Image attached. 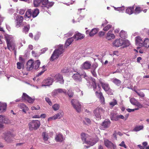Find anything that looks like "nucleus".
Returning a JSON list of instances; mask_svg holds the SVG:
<instances>
[{"instance_id": "f257e3e1", "label": "nucleus", "mask_w": 149, "mask_h": 149, "mask_svg": "<svg viewBox=\"0 0 149 149\" xmlns=\"http://www.w3.org/2000/svg\"><path fill=\"white\" fill-rule=\"evenodd\" d=\"M81 138L83 143L87 144L91 146H93L99 140L97 137L93 138L88 135L83 133L81 134Z\"/></svg>"}, {"instance_id": "f03ea898", "label": "nucleus", "mask_w": 149, "mask_h": 149, "mask_svg": "<svg viewBox=\"0 0 149 149\" xmlns=\"http://www.w3.org/2000/svg\"><path fill=\"white\" fill-rule=\"evenodd\" d=\"M40 64L39 60L33 62L32 60H30L27 63L26 69L27 71H30L33 68L37 69L39 68Z\"/></svg>"}, {"instance_id": "7ed1b4c3", "label": "nucleus", "mask_w": 149, "mask_h": 149, "mask_svg": "<svg viewBox=\"0 0 149 149\" xmlns=\"http://www.w3.org/2000/svg\"><path fill=\"white\" fill-rule=\"evenodd\" d=\"M5 39L7 49L10 51L14 50L16 46L13 38L11 36H8L5 38Z\"/></svg>"}, {"instance_id": "20e7f679", "label": "nucleus", "mask_w": 149, "mask_h": 149, "mask_svg": "<svg viewBox=\"0 0 149 149\" xmlns=\"http://www.w3.org/2000/svg\"><path fill=\"white\" fill-rule=\"evenodd\" d=\"M84 38L83 35L80 33H76L73 37L69 38L66 41L65 45L67 47L70 45L73 40V39H75L76 40L81 39Z\"/></svg>"}, {"instance_id": "39448f33", "label": "nucleus", "mask_w": 149, "mask_h": 149, "mask_svg": "<svg viewBox=\"0 0 149 149\" xmlns=\"http://www.w3.org/2000/svg\"><path fill=\"white\" fill-rule=\"evenodd\" d=\"M63 45H59L58 49H55L54 52L50 58L51 60L53 61L55 59L58 58L59 55L63 53Z\"/></svg>"}, {"instance_id": "423d86ee", "label": "nucleus", "mask_w": 149, "mask_h": 149, "mask_svg": "<svg viewBox=\"0 0 149 149\" xmlns=\"http://www.w3.org/2000/svg\"><path fill=\"white\" fill-rule=\"evenodd\" d=\"M40 122L38 120H33L29 123V129L31 131L36 130L40 126Z\"/></svg>"}, {"instance_id": "0eeeda50", "label": "nucleus", "mask_w": 149, "mask_h": 149, "mask_svg": "<svg viewBox=\"0 0 149 149\" xmlns=\"http://www.w3.org/2000/svg\"><path fill=\"white\" fill-rule=\"evenodd\" d=\"M72 105L77 111L79 112L81 111V105L77 100L73 99L71 101Z\"/></svg>"}, {"instance_id": "6e6552de", "label": "nucleus", "mask_w": 149, "mask_h": 149, "mask_svg": "<svg viewBox=\"0 0 149 149\" xmlns=\"http://www.w3.org/2000/svg\"><path fill=\"white\" fill-rule=\"evenodd\" d=\"M14 136V135L10 132H7L5 134L4 139L8 143L11 142Z\"/></svg>"}, {"instance_id": "1a4fd4ad", "label": "nucleus", "mask_w": 149, "mask_h": 149, "mask_svg": "<svg viewBox=\"0 0 149 149\" xmlns=\"http://www.w3.org/2000/svg\"><path fill=\"white\" fill-rule=\"evenodd\" d=\"M23 17L21 15H17L15 18V27L18 28L22 26Z\"/></svg>"}, {"instance_id": "9d476101", "label": "nucleus", "mask_w": 149, "mask_h": 149, "mask_svg": "<svg viewBox=\"0 0 149 149\" xmlns=\"http://www.w3.org/2000/svg\"><path fill=\"white\" fill-rule=\"evenodd\" d=\"M104 110L102 108H97L95 109L94 113L96 119L100 120L101 119V114L104 112Z\"/></svg>"}, {"instance_id": "9b49d317", "label": "nucleus", "mask_w": 149, "mask_h": 149, "mask_svg": "<svg viewBox=\"0 0 149 149\" xmlns=\"http://www.w3.org/2000/svg\"><path fill=\"white\" fill-rule=\"evenodd\" d=\"M53 134V132H50L49 133L46 132H43L42 133V136L43 140L45 143H48L49 142L47 141L48 139L50 137H51Z\"/></svg>"}, {"instance_id": "f8f14e48", "label": "nucleus", "mask_w": 149, "mask_h": 149, "mask_svg": "<svg viewBox=\"0 0 149 149\" xmlns=\"http://www.w3.org/2000/svg\"><path fill=\"white\" fill-rule=\"evenodd\" d=\"M21 100V102L24 100H26L29 103H32L34 102V99H32L26 93H24L22 97Z\"/></svg>"}, {"instance_id": "ddd939ff", "label": "nucleus", "mask_w": 149, "mask_h": 149, "mask_svg": "<svg viewBox=\"0 0 149 149\" xmlns=\"http://www.w3.org/2000/svg\"><path fill=\"white\" fill-rule=\"evenodd\" d=\"M58 93H63L66 95L67 91L65 89L59 88L55 89L52 92V95L53 96H55Z\"/></svg>"}, {"instance_id": "4468645a", "label": "nucleus", "mask_w": 149, "mask_h": 149, "mask_svg": "<svg viewBox=\"0 0 149 149\" xmlns=\"http://www.w3.org/2000/svg\"><path fill=\"white\" fill-rule=\"evenodd\" d=\"M10 123V120L6 116L0 115V128L3 127V125L1 123L8 124Z\"/></svg>"}, {"instance_id": "2eb2a0df", "label": "nucleus", "mask_w": 149, "mask_h": 149, "mask_svg": "<svg viewBox=\"0 0 149 149\" xmlns=\"http://www.w3.org/2000/svg\"><path fill=\"white\" fill-rule=\"evenodd\" d=\"M63 116V113L62 111H61L56 114L53 116L49 118L48 119V121H50L52 120L59 119L61 118Z\"/></svg>"}, {"instance_id": "dca6fc26", "label": "nucleus", "mask_w": 149, "mask_h": 149, "mask_svg": "<svg viewBox=\"0 0 149 149\" xmlns=\"http://www.w3.org/2000/svg\"><path fill=\"white\" fill-rule=\"evenodd\" d=\"M54 79L50 77L44 80L42 83V86H49L51 85Z\"/></svg>"}, {"instance_id": "f3484780", "label": "nucleus", "mask_w": 149, "mask_h": 149, "mask_svg": "<svg viewBox=\"0 0 149 149\" xmlns=\"http://www.w3.org/2000/svg\"><path fill=\"white\" fill-rule=\"evenodd\" d=\"M104 142L105 145L108 148H112L113 149L116 148V146L113 144L111 141L108 140H105Z\"/></svg>"}, {"instance_id": "a211bd4d", "label": "nucleus", "mask_w": 149, "mask_h": 149, "mask_svg": "<svg viewBox=\"0 0 149 149\" xmlns=\"http://www.w3.org/2000/svg\"><path fill=\"white\" fill-rule=\"evenodd\" d=\"M111 122L109 119H105L102 123L101 127L102 130H104L109 127L110 125Z\"/></svg>"}, {"instance_id": "6ab92c4d", "label": "nucleus", "mask_w": 149, "mask_h": 149, "mask_svg": "<svg viewBox=\"0 0 149 149\" xmlns=\"http://www.w3.org/2000/svg\"><path fill=\"white\" fill-rule=\"evenodd\" d=\"M54 81L56 82H59L61 84H63L64 80L63 79L62 76L59 74H57L55 75L54 77Z\"/></svg>"}, {"instance_id": "aec40b11", "label": "nucleus", "mask_w": 149, "mask_h": 149, "mask_svg": "<svg viewBox=\"0 0 149 149\" xmlns=\"http://www.w3.org/2000/svg\"><path fill=\"white\" fill-rule=\"evenodd\" d=\"M122 39H117L113 42V45L114 46L119 47L122 45Z\"/></svg>"}, {"instance_id": "412c9836", "label": "nucleus", "mask_w": 149, "mask_h": 149, "mask_svg": "<svg viewBox=\"0 0 149 149\" xmlns=\"http://www.w3.org/2000/svg\"><path fill=\"white\" fill-rule=\"evenodd\" d=\"M135 40L136 43V45L141 46H143V40L140 36H137L135 38Z\"/></svg>"}, {"instance_id": "4be33fe9", "label": "nucleus", "mask_w": 149, "mask_h": 149, "mask_svg": "<svg viewBox=\"0 0 149 149\" xmlns=\"http://www.w3.org/2000/svg\"><path fill=\"white\" fill-rule=\"evenodd\" d=\"M55 139L57 142H62L64 140V138L61 134L58 133L56 134Z\"/></svg>"}, {"instance_id": "5701e85b", "label": "nucleus", "mask_w": 149, "mask_h": 149, "mask_svg": "<svg viewBox=\"0 0 149 149\" xmlns=\"http://www.w3.org/2000/svg\"><path fill=\"white\" fill-rule=\"evenodd\" d=\"M91 66V63L88 61H86L81 65V68L87 70L90 69Z\"/></svg>"}, {"instance_id": "b1692460", "label": "nucleus", "mask_w": 149, "mask_h": 149, "mask_svg": "<svg viewBox=\"0 0 149 149\" xmlns=\"http://www.w3.org/2000/svg\"><path fill=\"white\" fill-rule=\"evenodd\" d=\"M96 95L100 99V102L102 104H104V99L102 93H98L97 91L95 92Z\"/></svg>"}, {"instance_id": "393cba45", "label": "nucleus", "mask_w": 149, "mask_h": 149, "mask_svg": "<svg viewBox=\"0 0 149 149\" xmlns=\"http://www.w3.org/2000/svg\"><path fill=\"white\" fill-rule=\"evenodd\" d=\"M81 75L79 73L74 74L72 76L73 78L77 82H80L81 81Z\"/></svg>"}, {"instance_id": "a878e982", "label": "nucleus", "mask_w": 149, "mask_h": 149, "mask_svg": "<svg viewBox=\"0 0 149 149\" xmlns=\"http://www.w3.org/2000/svg\"><path fill=\"white\" fill-rule=\"evenodd\" d=\"M115 38V36L114 34L111 31H109L107 33L106 38L108 40H111L112 39H113Z\"/></svg>"}, {"instance_id": "bb28decb", "label": "nucleus", "mask_w": 149, "mask_h": 149, "mask_svg": "<svg viewBox=\"0 0 149 149\" xmlns=\"http://www.w3.org/2000/svg\"><path fill=\"white\" fill-rule=\"evenodd\" d=\"M18 107L22 110L23 112L26 113V111H28L29 109L24 104L21 103L18 104Z\"/></svg>"}, {"instance_id": "cd10ccee", "label": "nucleus", "mask_w": 149, "mask_h": 149, "mask_svg": "<svg viewBox=\"0 0 149 149\" xmlns=\"http://www.w3.org/2000/svg\"><path fill=\"white\" fill-rule=\"evenodd\" d=\"M101 84L102 88L105 91H108L110 90L109 86L108 84L101 82Z\"/></svg>"}, {"instance_id": "c85d7f7f", "label": "nucleus", "mask_w": 149, "mask_h": 149, "mask_svg": "<svg viewBox=\"0 0 149 149\" xmlns=\"http://www.w3.org/2000/svg\"><path fill=\"white\" fill-rule=\"evenodd\" d=\"M99 31V29L97 28H95L92 29L90 31V36H92L97 33Z\"/></svg>"}, {"instance_id": "c756f323", "label": "nucleus", "mask_w": 149, "mask_h": 149, "mask_svg": "<svg viewBox=\"0 0 149 149\" xmlns=\"http://www.w3.org/2000/svg\"><path fill=\"white\" fill-rule=\"evenodd\" d=\"M144 126L143 125H136L133 130V131L137 132L141 130H143Z\"/></svg>"}, {"instance_id": "7c9ffc66", "label": "nucleus", "mask_w": 149, "mask_h": 149, "mask_svg": "<svg viewBox=\"0 0 149 149\" xmlns=\"http://www.w3.org/2000/svg\"><path fill=\"white\" fill-rule=\"evenodd\" d=\"M39 10L37 8H35L34 10H32V17L33 18L36 17L39 14Z\"/></svg>"}, {"instance_id": "2f4dec72", "label": "nucleus", "mask_w": 149, "mask_h": 149, "mask_svg": "<svg viewBox=\"0 0 149 149\" xmlns=\"http://www.w3.org/2000/svg\"><path fill=\"white\" fill-rule=\"evenodd\" d=\"M134 9L133 6L128 7L126 10V12L129 15H131L134 13Z\"/></svg>"}, {"instance_id": "473e14b6", "label": "nucleus", "mask_w": 149, "mask_h": 149, "mask_svg": "<svg viewBox=\"0 0 149 149\" xmlns=\"http://www.w3.org/2000/svg\"><path fill=\"white\" fill-rule=\"evenodd\" d=\"M6 107V104L5 103H0V111H4Z\"/></svg>"}, {"instance_id": "72a5a7b5", "label": "nucleus", "mask_w": 149, "mask_h": 149, "mask_svg": "<svg viewBox=\"0 0 149 149\" xmlns=\"http://www.w3.org/2000/svg\"><path fill=\"white\" fill-rule=\"evenodd\" d=\"M143 9L140 7L137 6L135 8L134 13L136 15L138 14L141 13L142 10Z\"/></svg>"}, {"instance_id": "f704fd0d", "label": "nucleus", "mask_w": 149, "mask_h": 149, "mask_svg": "<svg viewBox=\"0 0 149 149\" xmlns=\"http://www.w3.org/2000/svg\"><path fill=\"white\" fill-rule=\"evenodd\" d=\"M42 0H33V5L35 7H37L42 4Z\"/></svg>"}, {"instance_id": "c9c22d12", "label": "nucleus", "mask_w": 149, "mask_h": 149, "mask_svg": "<svg viewBox=\"0 0 149 149\" xmlns=\"http://www.w3.org/2000/svg\"><path fill=\"white\" fill-rule=\"evenodd\" d=\"M122 45L124 46V47H127L130 45V43L129 41L127 40H123Z\"/></svg>"}, {"instance_id": "e433bc0d", "label": "nucleus", "mask_w": 149, "mask_h": 149, "mask_svg": "<svg viewBox=\"0 0 149 149\" xmlns=\"http://www.w3.org/2000/svg\"><path fill=\"white\" fill-rule=\"evenodd\" d=\"M120 36L122 38H124L127 36V34L125 31L122 30L120 33Z\"/></svg>"}, {"instance_id": "4c0bfd02", "label": "nucleus", "mask_w": 149, "mask_h": 149, "mask_svg": "<svg viewBox=\"0 0 149 149\" xmlns=\"http://www.w3.org/2000/svg\"><path fill=\"white\" fill-rule=\"evenodd\" d=\"M112 82L118 86H119L121 82V81L120 80L116 78L113 79L112 80Z\"/></svg>"}, {"instance_id": "58836bf2", "label": "nucleus", "mask_w": 149, "mask_h": 149, "mask_svg": "<svg viewBox=\"0 0 149 149\" xmlns=\"http://www.w3.org/2000/svg\"><path fill=\"white\" fill-rule=\"evenodd\" d=\"M143 45L145 47H149V39L146 38L143 42Z\"/></svg>"}, {"instance_id": "ea45409f", "label": "nucleus", "mask_w": 149, "mask_h": 149, "mask_svg": "<svg viewBox=\"0 0 149 149\" xmlns=\"http://www.w3.org/2000/svg\"><path fill=\"white\" fill-rule=\"evenodd\" d=\"M25 15L28 18H29L32 16V10L31 9H28Z\"/></svg>"}, {"instance_id": "a19ab883", "label": "nucleus", "mask_w": 149, "mask_h": 149, "mask_svg": "<svg viewBox=\"0 0 149 149\" xmlns=\"http://www.w3.org/2000/svg\"><path fill=\"white\" fill-rule=\"evenodd\" d=\"M90 80L91 81V83H92V85L93 86V90L95 91V89L97 87V86L95 83V80L94 79H93L92 78H91V79H90Z\"/></svg>"}, {"instance_id": "79ce46f5", "label": "nucleus", "mask_w": 149, "mask_h": 149, "mask_svg": "<svg viewBox=\"0 0 149 149\" xmlns=\"http://www.w3.org/2000/svg\"><path fill=\"white\" fill-rule=\"evenodd\" d=\"M117 116L116 114L113 113H111L110 118L111 120H117Z\"/></svg>"}, {"instance_id": "37998d69", "label": "nucleus", "mask_w": 149, "mask_h": 149, "mask_svg": "<svg viewBox=\"0 0 149 149\" xmlns=\"http://www.w3.org/2000/svg\"><path fill=\"white\" fill-rule=\"evenodd\" d=\"M30 29V26L28 24L26 26L24 27L23 29V31L26 33H27Z\"/></svg>"}, {"instance_id": "c03bdc74", "label": "nucleus", "mask_w": 149, "mask_h": 149, "mask_svg": "<svg viewBox=\"0 0 149 149\" xmlns=\"http://www.w3.org/2000/svg\"><path fill=\"white\" fill-rule=\"evenodd\" d=\"M109 105L112 107L117 104V102L116 100L113 99L112 101L109 103Z\"/></svg>"}, {"instance_id": "a18cd8bd", "label": "nucleus", "mask_w": 149, "mask_h": 149, "mask_svg": "<svg viewBox=\"0 0 149 149\" xmlns=\"http://www.w3.org/2000/svg\"><path fill=\"white\" fill-rule=\"evenodd\" d=\"M52 108L54 111H57L59 109L60 105L57 104H55L52 106Z\"/></svg>"}, {"instance_id": "49530a36", "label": "nucleus", "mask_w": 149, "mask_h": 149, "mask_svg": "<svg viewBox=\"0 0 149 149\" xmlns=\"http://www.w3.org/2000/svg\"><path fill=\"white\" fill-rule=\"evenodd\" d=\"M117 120H118V119H119V118L126 120L127 118V117L125 116V117H124L122 115H117Z\"/></svg>"}, {"instance_id": "de8ad7c7", "label": "nucleus", "mask_w": 149, "mask_h": 149, "mask_svg": "<svg viewBox=\"0 0 149 149\" xmlns=\"http://www.w3.org/2000/svg\"><path fill=\"white\" fill-rule=\"evenodd\" d=\"M54 4V2H48L47 3L45 7L47 8L51 7Z\"/></svg>"}, {"instance_id": "09e8293b", "label": "nucleus", "mask_w": 149, "mask_h": 149, "mask_svg": "<svg viewBox=\"0 0 149 149\" xmlns=\"http://www.w3.org/2000/svg\"><path fill=\"white\" fill-rule=\"evenodd\" d=\"M131 103L133 105H134L137 101V100L134 98H132L130 99Z\"/></svg>"}, {"instance_id": "8fccbe9b", "label": "nucleus", "mask_w": 149, "mask_h": 149, "mask_svg": "<svg viewBox=\"0 0 149 149\" xmlns=\"http://www.w3.org/2000/svg\"><path fill=\"white\" fill-rule=\"evenodd\" d=\"M136 93L140 97H144L145 96L143 92H140V90H138V92Z\"/></svg>"}, {"instance_id": "3c124183", "label": "nucleus", "mask_w": 149, "mask_h": 149, "mask_svg": "<svg viewBox=\"0 0 149 149\" xmlns=\"http://www.w3.org/2000/svg\"><path fill=\"white\" fill-rule=\"evenodd\" d=\"M115 9L116 10H118L119 11H121L124 10L125 9V7L124 6H123L122 7H118L117 8H116L115 7H114Z\"/></svg>"}, {"instance_id": "603ef678", "label": "nucleus", "mask_w": 149, "mask_h": 149, "mask_svg": "<svg viewBox=\"0 0 149 149\" xmlns=\"http://www.w3.org/2000/svg\"><path fill=\"white\" fill-rule=\"evenodd\" d=\"M67 94L70 97H72L73 95V93L70 90H68Z\"/></svg>"}, {"instance_id": "864d4df0", "label": "nucleus", "mask_w": 149, "mask_h": 149, "mask_svg": "<svg viewBox=\"0 0 149 149\" xmlns=\"http://www.w3.org/2000/svg\"><path fill=\"white\" fill-rule=\"evenodd\" d=\"M31 53L33 56L35 57H38L40 54L36 53L34 51H32Z\"/></svg>"}, {"instance_id": "5fc2aeb1", "label": "nucleus", "mask_w": 149, "mask_h": 149, "mask_svg": "<svg viewBox=\"0 0 149 149\" xmlns=\"http://www.w3.org/2000/svg\"><path fill=\"white\" fill-rule=\"evenodd\" d=\"M18 41L20 44H21V46H22V43H23L24 44H25V41L23 38H20L18 40Z\"/></svg>"}, {"instance_id": "6e6d98bb", "label": "nucleus", "mask_w": 149, "mask_h": 149, "mask_svg": "<svg viewBox=\"0 0 149 149\" xmlns=\"http://www.w3.org/2000/svg\"><path fill=\"white\" fill-rule=\"evenodd\" d=\"M111 27V25L110 24H108L104 28H103V30L104 31H107Z\"/></svg>"}, {"instance_id": "4d7b16f0", "label": "nucleus", "mask_w": 149, "mask_h": 149, "mask_svg": "<svg viewBox=\"0 0 149 149\" xmlns=\"http://www.w3.org/2000/svg\"><path fill=\"white\" fill-rule=\"evenodd\" d=\"M97 66L98 65L96 63H93L92 65L91 70H95Z\"/></svg>"}, {"instance_id": "13d9d810", "label": "nucleus", "mask_w": 149, "mask_h": 149, "mask_svg": "<svg viewBox=\"0 0 149 149\" xmlns=\"http://www.w3.org/2000/svg\"><path fill=\"white\" fill-rule=\"evenodd\" d=\"M45 100L49 105L51 106L52 105V102L50 99L49 98L46 97L45 98Z\"/></svg>"}, {"instance_id": "bf43d9fd", "label": "nucleus", "mask_w": 149, "mask_h": 149, "mask_svg": "<svg viewBox=\"0 0 149 149\" xmlns=\"http://www.w3.org/2000/svg\"><path fill=\"white\" fill-rule=\"evenodd\" d=\"M69 70L67 67H65L61 70V72L63 73H66L69 72Z\"/></svg>"}, {"instance_id": "052dcab7", "label": "nucleus", "mask_w": 149, "mask_h": 149, "mask_svg": "<svg viewBox=\"0 0 149 149\" xmlns=\"http://www.w3.org/2000/svg\"><path fill=\"white\" fill-rule=\"evenodd\" d=\"M134 105L136 106L139 108H141L143 107L142 105L137 101Z\"/></svg>"}, {"instance_id": "680f3d73", "label": "nucleus", "mask_w": 149, "mask_h": 149, "mask_svg": "<svg viewBox=\"0 0 149 149\" xmlns=\"http://www.w3.org/2000/svg\"><path fill=\"white\" fill-rule=\"evenodd\" d=\"M120 146L123 147L125 148H126L127 147L125 144V142L124 141H122L121 143L119 145Z\"/></svg>"}, {"instance_id": "e2e57ef3", "label": "nucleus", "mask_w": 149, "mask_h": 149, "mask_svg": "<svg viewBox=\"0 0 149 149\" xmlns=\"http://www.w3.org/2000/svg\"><path fill=\"white\" fill-rule=\"evenodd\" d=\"M48 2V0H42V4L43 5H46Z\"/></svg>"}, {"instance_id": "0e129e2a", "label": "nucleus", "mask_w": 149, "mask_h": 149, "mask_svg": "<svg viewBox=\"0 0 149 149\" xmlns=\"http://www.w3.org/2000/svg\"><path fill=\"white\" fill-rule=\"evenodd\" d=\"M48 50V48H45L42 49L41 50V54H43L45 53V52Z\"/></svg>"}, {"instance_id": "69168bd1", "label": "nucleus", "mask_w": 149, "mask_h": 149, "mask_svg": "<svg viewBox=\"0 0 149 149\" xmlns=\"http://www.w3.org/2000/svg\"><path fill=\"white\" fill-rule=\"evenodd\" d=\"M84 121L86 122L88 124H90L91 122L90 120L89 119L87 118H85V120Z\"/></svg>"}, {"instance_id": "338daca9", "label": "nucleus", "mask_w": 149, "mask_h": 149, "mask_svg": "<svg viewBox=\"0 0 149 149\" xmlns=\"http://www.w3.org/2000/svg\"><path fill=\"white\" fill-rule=\"evenodd\" d=\"M95 70H91V72L92 75L95 77H96L97 76V74L95 72Z\"/></svg>"}, {"instance_id": "774afa93", "label": "nucleus", "mask_w": 149, "mask_h": 149, "mask_svg": "<svg viewBox=\"0 0 149 149\" xmlns=\"http://www.w3.org/2000/svg\"><path fill=\"white\" fill-rule=\"evenodd\" d=\"M25 12V10L24 9H20L19 12V13L20 15H23Z\"/></svg>"}]
</instances>
